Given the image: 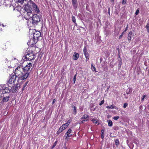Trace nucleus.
<instances>
[{"label": "nucleus", "instance_id": "nucleus-9", "mask_svg": "<svg viewBox=\"0 0 149 149\" xmlns=\"http://www.w3.org/2000/svg\"><path fill=\"white\" fill-rule=\"evenodd\" d=\"M24 10L25 11L24 12H27L26 13H29V14H31V13L32 12V9L29 4L26 5L24 7Z\"/></svg>", "mask_w": 149, "mask_h": 149}, {"label": "nucleus", "instance_id": "nucleus-47", "mask_svg": "<svg viewBox=\"0 0 149 149\" xmlns=\"http://www.w3.org/2000/svg\"><path fill=\"white\" fill-rule=\"evenodd\" d=\"M124 95L125 96V99H127L128 98V97L126 96V94L124 93Z\"/></svg>", "mask_w": 149, "mask_h": 149}, {"label": "nucleus", "instance_id": "nucleus-28", "mask_svg": "<svg viewBox=\"0 0 149 149\" xmlns=\"http://www.w3.org/2000/svg\"><path fill=\"white\" fill-rule=\"evenodd\" d=\"M148 32H149V23L147 24L146 26Z\"/></svg>", "mask_w": 149, "mask_h": 149}, {"label": "nucleus", "instance_id": "nucleus-46", "mask_svg": "<svg viewBox=\"0 0 149 149\" xmlns=\"http://www.w3.org/2000/svg\"><path fill=\"white\" fill-rule=\"evenodd\" d=\"M132 31H130L128 34V36H131L132 34Z\"/></svg>", "mask_w": 149, "mask_h": 149}, {"label": "nucleus", "instance_id": "nucleus-21", "mask_svg": "<svg viewBox=\"0 0 149 149\" xmlns=\"http://www.w3.org/2000/svg\"><path fill=\"white\" fill-rule=\"evenodd\" d=\"M72 121V119L71 118H70V119H69L66 123L64 124V125L67 127L68 126V125H69L70 123H71Z\"/></svg>", "mask_w": 149, "mask_h": 149}, {"label": "nucleus", "instance_id": "nucleus-54", "mask_svg": "<svg viewBox=\"0 0 149 149\" xmlns=\"http://www.w3.org/2000/svg\"><path fill=\"white\" fill-rule=\"evenodd\" d=\"M92 104H91L90 105V108H91L92 107Z\"/></svg>", "mask_w": 149, "mask_h": 149}, {"label": "nucleus", "instance_id": "nucleus-11", "mask_svg": "<svg viewBox=\"0 0 149 149\" xmlns=\"http://www.w3.org/2000/svg\"><path fill=\"white\" fill-rule=\"evenodd\" d=\"M66 128L67 127H66V126L64 124L63 125L58 129V130L57 132V134H59Z\"/></svg>", "mask_w": 149, "mask_h": 149}, {"label": "nucleus", "instance_id": "nucleus-43", "mask_svg": "<svg viewBox=\"0 0 149 149\" xmlns=\"http://www.w3.org/2000/svg\"><path fill=\"white\" fill-rule=\"evenodd\" d=\"M124 32H123L120 35V36L119 37V39H120L122 38V37L123 35V34H124Z\"/></svg>", "mask_w": 149, "mask_h": 149}, {"label": "nucleus", "instance_id": "nucleus-48", "mask_svg": "<svg viewBox=\"0 0 149 149\" xmlns=\"http://www.w3.org/2000/svg\"><path fill=\"white\" fill-rule=\"evenodd\" d=\"M128 25H127V27H126V28H125V30L124 31V32L126 31L128 29Z\"/></svg>", "mask_w": 149, "mask_h": 149}, {"label": "nucleus", "instance_id": "nucleus-10", "mask_svg": "<svg viewBox=\"0 0 149 149\" xmlns=\"http://www.w3.org/2000/svg\"><path fill=\"white\" fill-rule=\"evenodd\" d=\"M32 66V64L31 63H29L28 64L26 65L25 67L23 68L22 67V71L26 72H29V70Z\"/></svg>", "mask_w": 149, "mask_h": 149}, {"label": "nucleus", "instance_id": "nucleus-29", "mask_svg": "<svg viewBox=\"0 0 149 149\" xmlns=\"http://www.w3.org/2000/svg\"><path fill=\"white\" fill-rule=\"evenodd\" d=\"M131 92V89H128L126 91V93L127 94H129Z\"/></svg>", "mask_w": 149, "mask_h": 149}, {"label": "nucleus", "instance_id": "nucleus-49", "mask_svg": "<svg viewBox=\"0 0 149 149\" xmlns=\"http://www.w3.org/2000/svg\"><path fill=\"white\" fill-rule=\"evenodd\" d=\"M24 0H19V2L22 3L23 2Z\"/></svg>", "mask_w": 149, "mask_h": 149}, {"label": "nucleus", "instance_id": "nucleus-15", "mask_svg": "<svg viewBox=\"0 0 149 149\" xmlns=\"http://www.w3.org/2000/svg\"><path fill=\"white\" fill-rule=\"evenodd\" d=\"M83 52H84V54L86 57H87L88 56H89V54L87 52V49L86 48V46H85L84 48L83 49Z\"/></svg>", "mask_w": 149, "mask_h": 149}, {"label": "nucleus", "instance_id": "nucleus-32", "mask_svg": "<svg viewBox=\"0 0 149 149\" xmlns=\"http://www.w3.org/2000/svg\"><path fill=\"white\" fill-rule=\"evenodd\" d=\"M92 107L91 108H90V110L91 111H94L95 110V109L93 107V104H92Z\"/></svg>", "mask_w": 149, "mask_h": 149}, {"label": "nucleus", "instance_id": "nucleus-7", "mask_svg": "<svg viewBox=\"0 0 149 149\" xmlns=\"http://www.w3.org/2000/svg\"><path fill=\"white\" fill-rule=\"evenodd\" d=\"M24 17L27 21V24L28 26H35L33 23V20L31 17H26V15L24 16Z\"/></svg>", "mask_w": 149, "mask_h": 149}, {"label": "nucleus", "instance_id": "nucleus-39", "mask_svg": "<svg viewBox=\"0 0 149 149\" xmlns=\"http://www.w3.org/2000/svg\"><path fill=\"white\" fill-rule=\"evenodd\" d=\"M57 143V141H56L54 143L53 146L52 147V148H53L56 145Z\"/></svg>", "mask_w": 149, "mask_h": 149}, {"label": "nucleus", "instance_id": "nucleus-36", "mask_svg": "<svg viewBox=\"0 0 149 149\" xmlns=\"http://www.w3.org/2000/svg\"><path fill=\"white\" fill-rule=\"evenodd\" d=\"M139 8H138L136 11L135 13V15H137L139 13Z\"/></svg>", "mask_w": 149, "mask_h": 149}, {"label": "nucleus", "instance_id": "nucleus-3", "mask_svg": "<svg viewBox=\"0 0 149 149\" xmlns=\"http://www.w3.org/2000/svg\"><path fill=\"white\" fill-rule=\"evenodd\" d=\"M35 56L33 53L32 52H28L26 54L25 59H26V60L29 61H31L35 59Z\"/></svg>", "mask_w": 149, "mask_h": 149}, {"label": "nucleus", "instance_id": "nucleus-41", "mask_svg": "<svg viewBox=\"0 0 149 149\" xmlns=\"http://www.w3.org/2000/svg\"><path fill=\"white\" fill-rule=\"evenodd\" d=\"M104 102V100H102L100 103L99 105L100 106L102 105Z\"/></svg>", "mask_w": 149, "mask_h": 149}, {"label": "nucleus", "instance_id": "nucleus-19", "mask_svg": "<svg viewBox=\"0 0 149 149\" xmlns=\"http://www.w3.org/2000/svg\"><path fill=\"white\" fill-rule=\"evenodd\" d=\"M89 118V116L87 114H84L83 116L81 118V120L84 119H88Z\"/></svg>", "mask_w": 149, "mask_h": 149}, {"label": "nucleus", "instance_id": "nucleus-34", "mask_svg": "<svg viewBox=\"0 0 149 149\" xmlns=\"http://www.w3.org/2000/svg\"><path fill=\"white\" fill-rule=\"evenodd\" d=\"M76 74L74 77L73 78V81H74V84L75 83V82L76 81Z\"/></svg>", "mask_w": 149, "mask_h": 149}, {"label": "nucleus", "instance_id": "nucleus-37", "mask_svg": "<svg viewBox=\"0 0 149 149\" xmlns=\"http://www.w3.org/2000/svg\"><path fill=\"white\" fill-rule=\"evenodd\" d=\"M146 97V95H143V97H142V99H141V101H143L144 100V99Z\"/></svg>", "mask_w": 149, "mask_h": 149}, {"label": "nucleus", "instance_id": "nucleus-40", "mask_svg": "<svg viewBox=\"0 0 149 149\" xmlns=\"http://www.w3.org/2000/svg\"><path fill=\"white\" fill-rule=\"evenodd\" d=\"M127 39H128V41L129 42H130V41H131V36H128L127 37Z\"/></svg>", "mask_w": 149, "mask_h": 149}, {"label": "nucleus", "instance_id": "nucleus-42", "mask_svg": "<svg viewBox=\"0 0 149 149\" xmlns=\"http://www.w3.org/2000/svg\"><path fill=\"white\" fill-rule=\"evenodd\" d=\"M127 2V0H123L122 1V3L123 4H124L126 3Z\"/></svg>", "mask_w": 149, "mask_h": 149}, {"label": "nucleus", "instance_id": "nucleus-27", "mask_svg": "<svg viewBox=\"0 0 149 149\" xmlns=\"http://www.w3.org/2000/svg\"><path fill=\"white\" fill-rule=\"evenodd\" d=\"M81 121L80 122V124L83 123H84L85 121H87L89 120L88 119H87L85 120H83L82 119V120H81Z\"/></svg>", "mask_w": 149, "mask_h": 149}, {"label": "nucleus", "instance_id": "nucleus-1", "mask_svg": "<svg viewBox=\"0 0 149 149\" xmlns=\"http://www.w3.org/2000/svg\"><path fill=\"white\" fill-rule=\"evenodd\" d=\"M33 34L34 42L35 43H36L39 40V38L40 37L41 34L39 31H35L33 32Z\"/></svg>", "mask_w": 149, "mask_h": 149}, {"label": "nucleus", "instance_id": "nucleus-35", "mask_svg": "<svg viewBox=\"0 0 149 149\" xmlns=\"http://www.w3.org/2000/svg\"><path fill=\"white\" fill-rule=\"evenodd\" d=\"M115 143L116 145H118L119 143V140L118 139H116L115 141Z\"/></svg>", "mask_w": 149, "mask_h": 149}, {"label": "nucleus", "instance_id": "nucleus-14", "mask_svg": "<svg viewBox=\"0 0 149 149\" xmlns=\"http://www.w3.org/2000/svg\"><path fill=\"white\" fill-rule=\"evenodd\" d=\"M32 6L34 9L35 11L37 13L39 12V10L37 7V6L34 3H32Z\"/></svg>", "mask_w": 149, "mask_h": 149}, {"label": "nucleus", "instance_id": "nucleus-23", "mask_svg": "<svg viewBox=\"0 0 149 149\" xmlns=\"http://www.w3.org/2000/svg\"><path fill=\"white\" fill-rule=\"evenodd\" d=\"M108 122V125L109 127H111L113 125V123L111 120H109L107 121Z\"/></svg>", "mask_w": 149, "mask_h": 149}, {"label": "nucleus", "instance_id": "nucleus-20", "mask_svg": "<svg viewBox=\"0 0 149 149\" xmlns=\"http://www.w3.org/2000/svg\"><path fill=\"white\" fill-rule=\"evenodd\" d=\"M24 16L25 15H26V17H32V12H31V14H29V15L28 14L29 13L27 14V12H24Z\"/></svg>", "mask_w": 149, "mask_h": 149}, {"label": "nucleus", "instance_id": "nucleus-12", "mask_svg": "<svg viewBox=\"0 0 149 149\" xmlns=\"http://www.w3.org/2000/svg\"><path fill=\"white\" fill-rule=\"evenodd\" d=\"M10 97V95H9L8 96H5L3 95V97L1 101V102L2 103H3L5 102H8L9 100Z\"/></svg>", "mask_w": 149, "mask_h": 149}, {"label": "nucleus", "instance_id": "nucleus-44", "mask_svg": "<svg viewBox=\"0 0 149 149\" xmlns=\"http://www.w3.org/2000/svg\"><path fill=\"white\" fill-rule=\"evenodd\" d=\"M89 56H87V57H86V61L87 62V61H88L89 60Z\"/></svg>", "mask_w": 149, "mask_h": 149}, {"label": "nucleus", "instance_id": "nucleus-22", "mask_svg": "<svg viewBox=\"0 0 149 149\" xmlns=\"http://www.w3.org/2000/svg\"><path fill=\"white\" fill-rule=\"evenodd\" d=\"M72 107L73 108V113L74 115H75L77 113V108L74 105H73L72 106Z\"/></svg>", "mask_w": 149, "mask_h": 149}, {"label": "nucleus", "instance_id": "nucleus-52", "mask_svg": "<svg viewBox=\"0 0 149 149\" xmlns=\"http://www.w3.org/2000/svg\"><path fill=\"white\" fill-rule=\"evenodd\" d=\"M111 1L113 3L114 2V0H111Z\"/></svg>", "mask_w": 149, "mask_h": 149}, {"label": "nucleus", "instance_id": "nucleus-24", "mask_svg": "<svg viewBox=\"0 0 149 149\" xmlns=\"http://www.w3.org/2000/svg\"><path fill=\"white\" fill-rule=\"evenodd\" d=\"M116 107L115 106H113V105H111L110 106H107L106 107L107 109H116Z\"/></svg>", "mask_w": 149, "mask_h": 149}, {"label": "nucleus", "instance_id": "nucleus-13", "mask_svg": "<svg viewBox=\"0 0 149 149\" xmlns=\"http://www.w3.org/2000/svg\"><path fill=\"white\" fill-rule=\"evenodd\" d=\"M72 130L70 129L69 128L68 130V131L66 132V136L65 139H68L69 137L71 136L72 134H71V132Z\"/></svg>", "mask_w": 149, "mask_h": 149}, {"label": "nucleus", "instance_id": "nucleus-5", "mask_svg": "<svg viewBox=\"0 0 149 149\" xmlns=\"http://www.w3.org/2000/svg\"><path fill=\"white\" fill-rule=\"evenodd\" d=\"M29 72H26L22 71L21 75L18 77L21 80H24L26 79L29 75Z\"/></svg>", "mask_w": 149, "mask_h": 149}, {"label": "nucleus", "instance_id": "nucleus-6", "mask_svg": "<svg viewBox=\"0 0 149 149\" xmlns=\"http://www.w3.org/2000/svg\"><path fill=\"white\" fill-rule=\"evenodd\" d=\"M22 66L21 65L18 66L15 69V74H16L17 76H20L22 71Z\"/></svg>", "mask_w": 149, "mask_h": 149}, {"label": "nucleus", "instance_id": "nucleus-4", "mask_svg": "<svg viewBox=\"0 0 149 149\" xmlns=\"http://www.w3.org/2000/svg\"><path fill=\"white\" fill-rule=\"evenodd\" d=\"M35 25H37L40 21V16L37 14H34L31 17Z\"/></svg>", "mask_w": 149, "mask_h": 149}, {"label": "nucleus", "instance_id": "nucleus-26", "mask_svg": "<svg viewBox=\"0 0 149 149\" xmlns=\"http://www.w3.org/2000/svg\"><path fill=\"white\" fill-rule=\"evenodd\" d=\"M91 69L92 70V71H95V72H96L95 67L93 66L92 64H91Z\"/></svg>", "mask_w": 149, "mask_h": 149}, {"label": "nucleus", "instance_id": "nucleus-53", "mask_svg": "<svg viewBox=\"0 0 149 149\" xmlns=\"http://www.w3.org/2000/svg\"><path fill=\"white\" fill-rule=\"evenodd\" d=\"M110 8H109V9H108V12H109V14L110 13Z\"/></svg>", "mask_w": 149, "mask_h": 149}, {"label": "nucleus", "instance_id": "nucleus-18", "mask_svg": "<svg viewBox=\"0 0 149 149\" xmlns=\"http://www.w3.org/2000/svg\"><path fill=\"white\" fill-rule=\"evenodd\" d=\"M79 54L78 53L75 52L73 56V58L74 60H77L79 58Z\"/></svg>", "mask_w": 149, "mask_h": 149}, {"label": "nucleus", "instance_id": "nucleus-38", "mask_svg": "<svg viewBox=\"0 0 149 149\" xmlns=\"http://www.w3.org/2000/svg\"><path fill=\"white\" fill-rule=\"evenodd\" d=\"M128 105V104L127 103H125L123 105V107L124 108H125Z\"/></svg>", "mask_w": 149, "mask_h": 149}, {"label": "nucleus", "instance_id": "nucleus-31", "mask_svg": "<svg viewBox=\"0 0 149 149\" xmlns=\"http://www.w3.org/2000/svg\"><path fill=\"white\" fill-rule=\"evenodd\" d=\"M72 21L75 24H76V19L75 17L74 16L72 17Z\"/></svg>", "mask_w": 149, "mask_h": 149}, {"label": "nucleus", "instance_id": "nucleus-2", "mask_svg": "<svg viewBox=\"0 0 149 149\" xmlns=\"http://www.w3.org/2000/svg\"><path fill=\"white\" fill-rule=\"evenodd\" d=\"M10 84L4 85L1 90V92H2L3 94L10 92Z\"/></svg>", "mask_w": 149, "mask_h": 149}, {"label": "nucleus", "instance_id": "nucleus-30", "mask_svg": "<svg viewBox=\"0 0 149 149\" xmlns=\"http://www.w3.org/2000/svg\"><path fill=\"white\" fill-rule=\"evenodd\" d=\"M91 121L94 123L95 124H98V122L96 121V120L95 119H92Z\"/></svg>", "mask_w": 149, "mask_h": 149}, {"label": "nucleus", "instance_id": "nucleus-25", "mask_svg": "<svg viewBox=\"0 0 149 149\" xmlns=\"http://www.w3.org/2000/svg\"><path fill=\"white\" fill-rule=\"evenodd\" d=\"M28 81L26 82L24 84L23 86V87L22 88V91H24L25 88L27 86V85L28 84Z\"/></svg>", "mask_w": 149, "mask_h": 149}, {"label": "nucleus", "instance_id": "nucleus-51", "mask_svg": "<svg viewBox=\"0 0 149 149\" xmlns=\"http://www.w3.org/2000/svg\"><path fill=\"white\" fill-rule=\"evenodd\" d=\"M104 135H101V138H102V139H103L104 138Z\"/></svg>", "mask_w": 149, "mask_h": 149}, {"label": "nucleus", "instance_id": "nucleus-33", "mask_svg": "<svg viewBox=\"0 0 149 149\" xmlns=\"http://www.w3.org/2000/svg\"><path fill=\"white\" fill-rule=\"evenodd\" d=\"M119 118V116H114L113 117V118L115 120H117Z\"/></svg>", "mask_w": 149, "mask_h": 149}, {"label": "nucleus", "instance_id": "nucleus-55", "mask_svg": "<svg viewBox=\"0 0 149 149\" xmlns=\"http://www.w3.org/2000/svg\"><path fill=\"white\" fill-rule=\"evenodd\" d=\"M2 25V26H3V27H4V26L3 25V24Z\"/></svg>", "mask_w": 149, "mask_h": 149}, {"label": "nucleus", "instance_id": "nucleus-45", "mask_svg": "<svg viewBox=\"0 0 149 149\" xmlns=\"http://www.w3.org/2000/svg\"><path fill=\"white\" fill-rule=\"evenodd\" d=\"M104 130H102L101 132V135H104Z\"/></svg>", "mask_w": 149, "mask_h": 149}, {"label": "nucleus", "instance_id": "nucleus-17", "mask_svg": "<svg viewBox=\"0 0 149 149\" xmlns=\"http://www.w3.org/2000/svg\"><path fill=\"white\" fill-rule=\"evenodd\" d=\"M72 3L73 6L75 8H76L77 6V0H72Z\"/></svg>", "mask_w": 149, "mask_h": 149}, {"label": "nucleus", "instance_id": "nucleus-50", "mask_svg": "<svg viewBox=\"0 0 149 149\" xmlns=\"http://www.w3.org/2000/svg\"><path fill=\"white\" fill-rule=\"evenodd\" d=\"M56 101V99H54L53 100V101L52 102V104H53Z\"/></svg>", "mask_w": 149, "mask_h": 149}, {"label": "nucleus", "instance_id": "nucleus-8", "mask_svg": "<svg viewBox=\"0 0 149 149\" xmlns=\"http://www.w3.org/2000/svg\"><path fill=\"white\" fill-rule=\"evenodd\" d=\"M20 88V85L18 84H15L12 87L10 86V92L15 93L18 89H19Z\"/></svg>", "mask_w": 149, "mask_h": 149}, {"label": "nucleus", "instance_id": "nucleus-16", "mask_svg": "<svg viewBox=\"0 0 149 149\" xmlns=\"http://www.w3.org/2000/svg\"><path fill=\"white\" fill-rule=\"evenodd\" d=\"M19 77V76H17L16 74L12 76L11 77V78L13 80V83H14V81L16 80L17 78V80H19V78H18V77Z\"/></svg>", "mask_w": 149, "mask_h": 149}]
</instances>
